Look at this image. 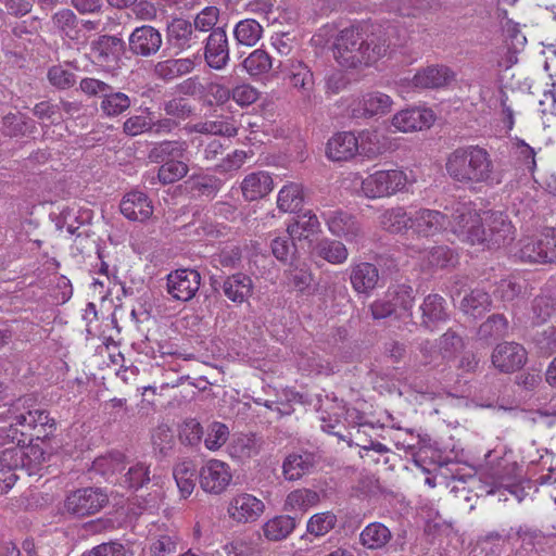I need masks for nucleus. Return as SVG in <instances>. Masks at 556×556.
I'll return each instance as SVG.
<instances>
[{
	"label": "nucleus",
	"instance_id": "obj_16",
	"mask_svg": "<svg viewBox=\"0 0 556 556\" xmlns=\"http://www.w3.org/2000/svg\"><path fill=\"white\" fill-rule=\"evenodd\" d=\"M262 500L249 493H239L231 497L227 506L228 517L237 523L256 521L264 513Z\"/></svg>",
	"mask_w": 556,
	"mask_h": 556
},
{
	"label": "nucleus",
	"instance_id": "obj_18",
	"mask_svg": "<svg viewBox=\"0 0 556 556\" xmlns=\"http://www.w3.org/2000/svg\"><path fill=\"white\" fill-rule=\"evenodd\" d=\"M204 59L214 70H223L229 62V45L226 30L223 27L213 29L205 40Z\"/></svg>",
	"mask_w": 556,
	"mask_h": 556
},
{
	"label": "nucleus",
	"instance_id": "obj_26",
	"mask_svg": "<svg viewBox=\"0 0 556 556\" xmlns=\"http://www.w3.org/2000/svg\"><path fill=\"white\" fill-rule=\"evenodd\" d=\"M222 290L229 301L242 304L253 293V281L250 276L243 273H236L223 280Z\"/></svg>",
	"mask_w": 556,
	"mask_h": 556
},
{
	"label": "nucleus",
	"instance_id": "obj_30",
	"mask_svg": "<svg viewBox=\"0 0 556 556\" xmlns=\"http://www.w3.org/2000/svg\"><path fill=\"white\" fill-rule=\"evenodd\" d=\"M526 350H493L491 361L501 372L510 374L521 369L527 363Z\"/></svg>",
	"mask_w": 556,
	"mask_h": 556
},
{
	"label": "nucleus",
	"instance_id": "obj_37",
	"mask_svg": "<svg viewBox=\"0 0 556 556\" xmlns=\"http://www.w3.org/2000/svg\"><path fill=\"white\" fill-rule=\"evenodd\" d=\"M420 309L422 312V324L427 328L439 321L447 319L446 302L443 296L439 294H429L425 298Z\"/></svg>",
	"mask_w": 556,
	"mask_h": 556
},
{
	"label": "nucleus",
	"instance_id": "obj_20",
	"mask_svg": "<svg viewBox=\"0 0 556 556\" xmlns=\"http://www.w3.org/2000/svg\"><path fill=\"white\" fill-rule=\"evenodd\" d=\"M379 280V269L369 262L353 263L350 267V282L358 294L368 296L378 287Z\"/></svg>",
	"mask_w": 556,
	"mask_h": 556
},
{
	"label": "nucleus",
	"instance_id": "obj_60",
	"mask_svg": "<svg viewBox=\"0 0 556 556\" xmlns=\"http://www.w3.org/2000/svg\"><path fill=\"white\" fill-rule=\"evenodd\" d=\"M0 466L13 472L20 467H25L24 448L21 446H12L2 451L0 454Z\"/></svg>",
	"mask_w": 556,
	"mask_h": 556
},
{
	"label": "nucleus",
	"instance_id": "obj_3",
	"mask_svg": "<svg viewBox=\"0 0 556 556\" xmlns=\"http://www.w3.org/2000/svg\"><path fill=\"white\" fill-rule=\"evenodd\" d=\"M15 420L16 425L29 429H38L43 437L52 434L56 424L46 410L34 408L30 397H20L10 403L9 407L0 412V421Z\"/></svg>",
	"mask_w": 556,
	"mask_h": 556
},
{
	"label": "nucleus",
	"instance_id": "obj_50",
	"mask_svg": "<svg viewBox=\"0 0 556 556\" xmlns=\"http://www.w3.org/2000/svg\"><path fill=\"white\" fill-rule=\"evenodd\" d=\"M130 99L126 93L111 91L104 93L101 110L106 116H117L130 108Z\"/></svg>",
	"mask_w": 556,
	"mask_h": 556
},
{
	"label": "nucleus",
	"instance_id": "obj_54",
	"mask_svg": "<svg viewBox=\"0 0 556 556\" xmlns=\"http://www.w3.org/2000/svg\"><path fill=\"white\" fill-rule=\"evenodd\" d=\"M287 278L289 285H291L296 290L303 292L313 281V275L309 270V267L306 264L301 265H291V268L288 270Z\"/></svg>",
	"mask_w": 556,
	"mask_h": 556
},
{
	"label": "nucleus",
	"instance_id": "obj_6",
	"mask_svg": "<svg viewBox=\"0 0 556 556\" xmlns=\"http://www.w3.org/2000/svg\"><path fill=\"white\" fill-rule=\"evenodd\" d=\"M333 58L346 68L362 65V36L356 26L342 29L336 37L332 47Z\"/></svg>",
	"mask_w": 556,
	"mask_h": 556
},
{
	"label": "nucleus",
	"instance_id": "obj_34",
	"mask_svg": "<svg viewBox=\"0 0 556 556\" xmlns=\"http://www.w3.org/2000/svg\"><path fill=\"white\" fill-rule=\"evenodd\" d=\"M187 142L182 140H165L155 143L148 157L153 163H165L168 160L181 159L187 151Z\"/></svg>",
	"mask_w": 556,
	"mask_h": 556
},
{
	"label": "nucleus",
	"instance_id": "obj_49",
	"mask_svg": "<svg viewBox=\"0 0 556 556\" xmlns=\"http://www.w3.org/2000/svg\"><path fill=\"white\" fill-rule=\"evenodd\" d=\"M380 224L390 232H402L409 229L410 212L407 213L403 207L390 208L380 216Z\"/></svg>",
	"mask_w": 556,
	"mask_h": 556
},
{
	"label": "nucleus",
	"instance_id": "obj_27",
	"mask_svg": "<svg viewBox=\"0 0 556 556\" xmlns=\"http://www.w3.org/2000/svg\"><path fill=\"white\" fill-rule=\"evenodd\" d=\"M316 465V456L311 452L289 454L282 464V473L286 480L296 481L309 475Z\"/></svg>",
	"mask_w": 556,
	"mask_h": 556
},
{
	"label": "nucleus",
	"instance_id": "obj_40",
	"mask_svg": "<svg viewBox=\"0 0 556 556\" xmlns=\"http://www.w3.org/2000/svg\"><path fill=\"white\" fill-rule=\"evenodd\" d=\"M542 249V240L540 238V232L526 236L521 238L518 242V250L516 251V255L522 261L527 263L533 264H545Z\"/></svg>",
	"mask_w": 556,
	"mask_h": 556
},
{
	"label": "nucleus",
	"instance_id": "obj_14",
	"mask_svg": "<svg viewBox=\"0 0 556 556\" xmlns=\"http://www.w3.org/2000/svg\"><path fill=\"white\" fill-rule=\"evenodd\" d=\"M447 226L448 217L438 210L421 207L410 212L409 229L417 237H434Z\"/></svg>",
	"mask_w": 556,
	"mask_h": 556
},
{
	"label": "nucleus",
	"instance_id": "obj_22",
	"mask_svg": "<svg viewBox=\"0 0 556 556\" xmlns=\"http://www.w3.org/2000/svg\"><path fill=\"white\" fill-rule=\"evenodd\" d=\"M355 132L334 134L327 142L326 155L333 162H348L357 156L358 146Z\"/></svg>",
	"mask_w": 556,
	"mask_h": 556
},
{
	"label": "nucleus",
	"instance_id": "obj_33",
	"mask_svg": "<svg viewBox=\"0 0 556 556\" xmlns=\"http://www.w3.org/2000/svg\"><path fill=\"white\" fill-rule=\"evenodd\" d=\"M410 255L418 257L429 267L444 268L454 264L453 251L444 245H435L429 250L410 248Z\"/></svg>",
	"mask_w": 556,
	"mask_h": 556
},
{
	"label": "nucleus",
	"instance_id": "obj_5",
	"mask_svg": "<svg viewBox=\"0 0 556 556\" xmlns=\"http://www.w3.org/2000/svg\"><path fill=\"white\" fill-rule=\"evenodd\" d=\"M109 502L108 494L100 488H81L71 492L64 502L65 510L76 517L99 513Z\"/></svg>",
	"mask_w": 556,
	"mask_h": 556
},
{
	"label": "nucleus",
	"instance_id": "obj_19",
	"mask_svg": "<svg viewBox=\"0 0 556 556\" xmlns=\"http://www.w3.org/2000/svg\"><path fill=\"white\" fill-rule=\"evenodd\" d=\"M162 43L163 38L161 33L150 25H142L135 28L128 38L130 52L143 58L156 54Z\"/></svg>",
	"mask_w": 556,
	"mask_h": 556
},
{
	"label": "nucleus",
	"instance_id": "obj_35",
	"mask_svg": "<svg viewBox=\"0 0 556 556\" xmlns=\"http://www.w3.org/2000/svg\"><path fill=\"white\" fill-rule=\"evenodd\" d=\"M507 330V319L503 315L495 314L490 316L480 326L478 330V338L481 342L485 344H496V348H500L497 341L506 336Z\"/></svg>",
	"mask_w": 556,
	"mask_h": 556
},
{
	"label": "nucleus",
	"instance_id": "obj_21",
	"mask_svg": "<svg viewBox=\"0 0 556 556\" xmlns=\"http://www.w3.org/2000/svg\"><path fill=\"white\" fill-rule=\"evenodd\" d=\"M357 139V155L375 160L391 150V141L388 136L380 134L377 129H363L355 134Z\"/></svg>",
	"mask_w": 556,
	"mask_h": 556
},
{
	"label": "nucleus",
	"instance_id": "obj_45",
	"mask_svg": "<svg viewBox=\"0 0 556 556\" xmlns=\"http://www.w3.org/2000/svg\"><path fill=\"white\" fill-rule=\"evenodd\" d=\"M303 188L300 184L289 182L278 192L277 206L281 212H295L303 203Z\"/></svg>",
	"mask_w": 556,
	"mask_h": 556
},
{
	"label": "nucleus",
	"instance_id": "obj_42",
	"mask_svg": "<svg viewBox=\"0 0 556 556\" xmlns=\"http://www.w3.org/2000/svg\"><path fill=\"white\" fill-rule=\"evenodd\" d=\"M320 230V223L318 217L312 212L307 211L299 216L298 220L288 226V233L292 239H308L311 236Z\"/></svg>",
	"mask_w": 556,
	"mask_h": 556
},
{
	"label": "nucleus",
	"instance_id": "obj_56",
	"mask_svg": "<svg viewBox=\"0 0 556 556\" xmlns=\"http://www.w3.org/2000/svg\"><path fill=\"white\" fill-rule=\"evenodd\" d=\"M219 10L216 7H206L199 12L192 23L194 31L206 33L215 29L218 22Z\"/></svg>",
	"mask_w": 556,
	"mask_h": 556
},
{
	"label": "nucleus",
	"instance_id": "obj_28",
	"mask_svg": "<svg viewBox=\"0 0 556 556\" xmlns=\"http://www.w3.org/2000/svg\"><path fill=\"white\" fill-rule=\"evenodd\" d=\"M274 188L271 176L267 172L251 173L241 182L242 195L247 201L266 197Z\"/></svg>",
	"mask_w": 556,
	"mask_h": 556
},
{
	"label": "nucleus",
	"instance_id": "obj_57",
	"mask_svg": "<svg viewBox=\"0 0 556 556\" xmlns=\"http://www.w3.org/2000/svg\"><path fill=\"white\" fill-rule=\"evenodd\" d=\"M532 311L538 323L546 321L556 312V298L546 294L536 296Z\"/></svg>",
	"mask_w": 556,
	"mask_h": 556
},
{
	"label": "nucleus",
	"instance_id": "obj_58",
	"mask_svg": "<svg viewBox=\"0 0 556 556\" xmlns=\"http://www.w3.org/2000/svg\"><path fill=\"white\" fill-rule=\"evenodd\" d=\"M163 110L170 118L178 121L187 119L193 113V108L190 105L188 99L185 98H174L165 101Z\"/></svg>",
	"mask_w": 556,
	"mask_h": 556
},
{
	"label": "nucleus",
	"instance_id": "obj_41",
	"mask_svg": "<svg viewBox=\"0 0 556 556\" xmlns=\"http://www.w3.org/2000/svg\"><path fill=\"white\" fill-rule=\"evenodd\" d=\"M187 134H204V135H218L225 137H235L238 132L237 128L229 122L226 121H205L195 124H187L184 127Z\"/></svg>",
	"mask_w": 556,
	"mask_h": 556
},
{
	"label": "nucleus",
	"instance_id": "obj_59",
	"mask_svg": "<svg viewBox=\"0 0 556 556\" xmlns=\"http://www.w3.org/2000/svg\"><path fill=\"white\" fill-rule=\"evenodd\" d=\"M179 538L176 534H161L151 544L152 556H168L177 552Z\"/></svg>",
	"mask_w": 556,
	"mask_h": 556
},
{
	"label": "nucleus",
	"instance_id": "obj_31",
	"mask_svg": "<svg viewBox=\"0 0 556 556\" xmlns=\"http://www.w3.org/2000/svg\"><path fill=\"white\" fill-rule=\"evenodd\" d=\"M198 476L192 460L185 459L174 466L173 477L182 498H187L192 494Z\"/></svg>",
	"mask_w": 556,
	"mask_h": 556
},
{
	"label": "nucleus",
	"instance_id": "obj_36",
	"mask_svg": "<svg viewBox=\"0 0 556 556\" xmlns=\"http://www.w3.org/2000/svg\"><path fill=\"white\" fill-rule=\"evenodd\" d=\"M392 539L390 529L381 522L367 525L359 534L361 544L368 549H380Z\"/></svg>",
	"mask_w": 556,
	"mask_h": 556
},
{
	"label": "nucleus",
	"instance_id": "obj_13",
	"mask_svg": "<svg viewBox=\"0 0 556 556\" xmlns=\"http://www.w3.org/2000/svg\"><path fill=\"white\" fill-rule=\"evenodd\" d=\"M394 35V27L388 26L387 28L377 27L366 39L362 38V65H370L388 55L394 46L392 42Z\"/></svg>",
	"mask_w": 556,
	"mask_h": 556
},
{
	"label": "nucleus",
	"instance_id": "obj_38",
	"mask_svg": "<svg viewBox=\"0 0 556 556\" xmlns=\"http://www.w3.org/2000/svg\"><path fill=\"white\" fill-rule=\"evenodd\" d=\"M338 518L332 511L317 513L306 522V533L300 538L301 542L308 541V535L321 538L328 534L337 525Z\"/></svg>",
	"mask_w": 556,
	"mask_h": 556
},
{
	"label": "nucleus",
	"instance_id": "obj_15",
	"mask_svg": "<svg viewBox=\"0 0 556 556\" xmlns=\"http://www.w3.org/2000/svg\"><path fill=\"white\" fill-rule=\"evenodd\" d=\"M201 275L195 269L181 268L167 275V292L178 301L191 300L200 289Z\"/></svg>",
	"mask_w": 556,
	"mask_h": 556
},
{
	"label": "nucleus",
	"instance_id": "obj_63",
	"mask_svg": "<svg viewBox=\"0 0 556 556\" xmlns=\"http://www.w3.org/2000/svg\"><path fill=\"white\" fill-rule=\"evenodd\" d=\"M290 238L288 233L273 239L270 243L274 256L281 262H287L295 252V245L290 242Z\"/></svg>",
	"mask_w": 556,
	"mask_h": 556
},
{
	"label": "nucleus",
	"instance_id": "obj_64",
	"mask_svg": "<svg viewBox=\"0 0 556 556\" xmlns=\"http://www.w3.org/2000/svg\"><path fill=\"white\" fill-rule=\"evenodd\" d=\"M48 79L54 87L66 89L75 84V74L62 66H52L48 72Z\"/></svg>",
	"mask_w": 556,
	"mask_h": 556
},
{
	"label": "nucleus",
	"instance_id": "obj_12",
	"mask_svg": "<svg viewBox=\"0 0 556 556\" xmlns=\"http://www.w3.org/2000/svg\"><path fill=\"white\" fill-rule=\"evenodd\" d=\"M435 121L431 109L424 106H412L395 113L391 118V125L400 132L422 131L430 128Z\"/></svg>",
	"mask_w": 556,
	"mask_h": 556
},
{
	"label": "nucleus",
	"instance_id": "obj_1",
	"mask_svg": "<svg viewBox=\"0 0 556 556\" xmlns=\"http://www.w3.org/2000/svg\"><path fill=\"white\" fill-rule=\"evenodd\" d=\"M452 180L466 187L494 180V162L489 151L479 144L458 147L451 152L445 163Z\"/></svg>",
	"mask_w": 556,
	"mask_h": 556
},
{
	"label": "nucleus",
	"instance_id": "obj_4",
	"mask_svg": "<svg viewBox=\"0 0 556 556\" xmlns=\"http://www.w3.org/2000/svg\"><path fill=\"white\" fill-rule=\"evenodd\" d=\"M481 222L482 218L470 204L460 203L454 208L448 226L463 241L476 244L483 243L485 240V229L481 228Z\"/></svg>",
	"mask_w": 556,
	"mask_h": 556
},
{
	"label": "nucleus",
	"instance_id": "obj_51",
	"mask_svg": "<svg viewBox=\"0 0 556 556\" xmlns=\"http://www.w3.org/2000/svg\"><path fill=\"white\" fill-rule=\"evenodd\" d=\"M188 170V165L180 159L168 160L159 167V176L156 177L160 184L169 185L182 179Z\"/></svg>",
	"mask_w": 556,
	"mask_h": 556
},
{
	"label": "nucleus",
	"instance_id": "obj_8",
	"mask_svg": "<svg viewBox=\"0 0 556 556\" xmlns=\"http://www.w3.org/2000/svg\"><path fill=\"white\" fill-rule=\"evenodd\" d=\"M124 53L125 41L116 36L102 35L91 42L94 62L108 72L119 68Z\"/></svg>",
	"mask_w": 556,
	"mask_h": 556
},
{
	"label": "nucleus",
	"instance_id": "obj_55",
	"mask_svg": "<svg viewBox=\"0 0 556 556\" xmlns=\"http://www.w3.org/2000/svg\"><path fill=\"white\" fill-rule=\"evenodd\" d=\"M93 469L104 476L122 472L125 469L124 455L114 453L99 457L93 462Z\"/></svg>",
	"mask_w": 556,
	"mask_h": 556
},
{
	"label": "nucleus",
	"instance_id": "obj_2",
	"mask_svg": "<svg viewBox=\"0 0 556 556\" xmlns=\"http://www.w3.org/2000/svg\"><path fill=\"white\" fill-rule=\"evenodd\" d=\"M352 177L353 185L359 186L357 192L370 200L390 198L413 182L406 172L400 168L379 169L366 177L355 173Z\"/></svg>",
	"mask_w": 556,
	"mask_h": 556
},
{
	"label": "nucleus",
	"instance_id": "obj_43",
	"mask_svg": "<svg viewBox=\"0 0 556 556\" xmlns=\"http://www.w3.org/2000/svg\"><path fill=\"white\" fill-rule=\"evenodd\" d=\"M519 467L515 462L501 458L495 465L488 469V476L495 489L501 490L503 485L518 479Z\"/></svg>",
	"mask_w": 556,
	"mask_h": 556
},
{
	"label": "nucleus",
	"instance_id": "obj_29",
	"mask_svg": "<svg viewBox=\"0 0 556 556\" xmlns=\"http://www.w3.org/2000/svg\"><path fill=\"white\" fill-rule=\"evenodd\" d=\"M298 523V519L289 515L274 516L263 523V535L269 542H281L290 536Z\"/></svg>",
	"mask_w": 556,
	"mask_h": 556
},
{
	"label": "nucleus",
	"instance_id": "obj_10",
	"mask_svg": "<svg viewBox=\"0 0 556 556\" xmlns=\"http://www.w3.org/2000/svg\"><path fill=\"white\" fill-rule=\"evenodd\" d=\"M393 106L392 98L378 90L368 91L357 99L351 105V115L354 118H372L383 116L391 112Z\"/></svg>",
	"mask_w": 556,
	"mask_h": 556
},
{
	"label": "nucleus",
	"instance_id": "obj_53",
	"mask_svg": "<svg viewBox=\"0 0 556 556\" xmlns=\"http://www.w3.org/2000/svg\"><path fill=\"white\" fill-rule=\"evenodd\" d=\"M228 437V427L225 424L214 421L206 429L204 445L210 451H217L227 442Z\"/></svg>",
	"mask_w": 556,
	"mask_h": 556
},
{
	"label": "nucleus",
	"instance_id": "obj_48",
	"mask_svg": "<svg viewBox=\"0 0 556 556\" xmlns=\"http://www.w3.org/2000/svg\"><path fill=\"white\" fill-rule=\"evenodd\" d=\"M319 502V495L316 491L309 489H298L290 492L285 501V509L302 510L316 506Z\"/></svg>",
	"mask_w": 556,
	"mask_h": 556
},
{
	"label": "nucleus",
	"instance_id": "obj_52",
	"mask_svg": "<svg viewBox=\"0 0 556 556\" xmlns=\"http://www.w3.org/2000/svg\"><path fill=\"white\" fill-rule=\"evenodd\" d=\"M150 480V465L144 462H137L130 466L124 476V483L134 490L144 486Z\"/></svg>",
	"mask_w": 556,
	"mask_h": 556
},
{
	"label": "nucleus",
	"instance_id": "obj_44",
	"mask_svg": "<svg viewBox=\"0 0 556 556\" xmlns=\"http://www.w3.org/2000/svg\"><path fill=\"white\" fill-rule=\"evenodd\" d=\"M262 25L253 18H245L240 21L236 24L233 29V37L237 43L247 47L255 46L262 38Z\"/></svg>",
	"mask_w": 556,
	"mask_h": 556
},
{
	"label": "nucleus",
	"instance_id": "obj_23",
	"mask_svg": "<svg viewBox=\"0 0 556 556\" xmlns=\"http://www.w3.org/2000/svg\"><path fill=\"white\" fill-rule=\"evenodd\" d=\"M119 208L121 213L132 222H146L153 214V206L149 197L137 190L124 195Z\"/></svg>",
	"mask_w": 556,
	"mask_h": 556
},
{
	"label": "nucleus",
	"instance_id": "obj_24",
	"mask_svg": "<svg viewBox=\"0 0 556 556\" xmlns=\"http://www.w3.org/2000/svg\"><path fill=\"white\" fill-rule=\"evenodd\" d=\"M455 78V73L444 65H431L415 74L413 85L421 89H435L448 85Z\"/></svg>",
	"mask_w": 556,
	"mask_h": 556
},
{
	"label": "nucleus",
	"instance_id": "obj_61",
	"mask_svg": "<svg viewBox=\"0 0 556 556\" xmlns=\"http://www.w3.org/2000/svg\"><path fill=\"white\" fill-rule=\"evenodd\" d=\"M204 434L203 428L195 419H189L184 422L180 431V440L184 444L198 445Z\"/></svg>",
	"mask_w": 556,
	"mask_h": 556
},
{
	"label": "nucleus",
	"instance_id": "obj_39",
	"mask_svg": "<svg viewBox=\"0 0 556 556\" xmlns=\"http://www.w3.org/2000/svg\"><path fill=\"white\" fill-rule=\"evenodd\" d=\"M386 295L392 303L396 316H410V311L415 300L414 290L412 287L406 285L394 286L389 288Z\"/></svg>",
	"mask_w": 556,
	"mask_h": 556
},
{
	"label": "nucleus",
	"instance_id": "obj_47",
	"mask_svg": "<svg viewBox=\"0 0 556 556\" xmlns=\"http://www.w3.org/2000/svg\"><path fill=\"white\" fill-rule=\"evenodd\" d=\"M242 66L250 76L258 77L271 70L273 59L265 50L256 49L243 60Z\"/></svg>",
	"mask_w": 556,
	"mask_h": 556
},
{
	"label": "nucleus",
	"instance_id": "obj_9",
	"mask_svg": "<svg viewBox=\"0 0 556 556\" xmlns=\"http://www.w3.org/2000/svg\"><path fill=\"white\" fill-rule=\"evenodd\" d=\"M323 218L328 230L336 237L343 238L349 243L361 244L365 238V232L361 223L352 214L336 210L325 212Z\"/></svg>",
	"mask_w": 556,
	"mask_h": 556
},
{
	"label": "nucleus",
	"instance_id": "obj_11",
	"mask_svg": "<svg viewBox=\"0 0 556 556\" xmlns=\"http://www.w3.org/2000/svg\"><path fill=\"white\" fill-rule=\"evenodd\" d=\"M232 480L230 467L218 459H210L199 471L201 489L210 494L219 495L226 491Z\"/></svg>",
	"mask_w": 556,
	"mask_h": 556
},
{
	"label": "nucleus",
	"instance_id": "obj_25",
	"mask_svg": "<svg viewBox=\"0 0 556 556\" xmlns=\"http://www.w3.org/2000/svg\"><path fill=\"white\" fill-rule=\"evenodd\" d=\"M281 72L288 74L291 85L308 96L314 87V77L309 67L302 61L288 59L279 63Z\"/></svg>",
	"mask_w": 556,
	"mask_h": 556
},
{
	"label": "nucleus",
	"instance_id": "obj_17",
	"mask_svg": "<svg viewBox=\"0 0 556 556\" xmlns=\"http://www.w3.org/2000/svg\"><path fill=\"white\" fill-rule=\"evenodd\" d=\"M165 39L168 48L176 53L184 52L199 43V36L192 23L182 17L173 18L166 27Z\"/></svg>",
	"mask_w": 556,
	"mask_h": 556
},
{
	"label": "nucleus",
	"instance_id": "obj_62",
	"mask_svg": "<svg viewBox=\"0 0 556 556\" xmlns=\"http://www.w3.org/2000/svg\"><path fill=\"white\" fill-rule=\"evenodd\" d=\"M545 264L556 263V228L547 227L540 231Z\"/></svg>",
	"mask_w": 556,
	"mask_h": 556
},
{
	"label": "nucleus",
	"instance_id": "obj_46",
	"mask_svg": "<svg viewBox=\"0 0 556 556\" xmlns=\"http://www.w3.org/2000/svg\"><path fill=\"white\" fill-rule=\"evenodd\" d=\"M490 306V295L480 289L472 290L460 302L462 311L473 318L481 316Z\"/></svg>",
	"mask_w": 556,
	"mask_h": 556
},
{
	"label": "nucleus",
	"instance_id": "obj_32",
	"mask_svg": "<svg viewBox=\"0 0 556 556\" xmlns=\"http://www.w3.org/2000/svg\"><path fill=\"white\" fill-rule=\"evenodd\" d=\"M314 254L332 265H341L348 261L349 250L341 241L324 238L314 247Z\"/></svg>",
	"mask_w": 556,
	"mask_h": 556
},
{
	"label": "nucleus",
	"instance_id": "obj_7",
	"mask_svg": "<svg viewBox=\"0 0 556 556\" xmlns=\"http://www.w3.org/2000/svg\"><path fill=\"white\" fill-rule=\"evenodd\" d=\"M481 228L485 229L482 244L490 249L505 247L515 239V227L503 212H486Z\"/></svg>",
	"mask_w": 556,
	"mask_h": 556
}]
</instances>
